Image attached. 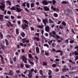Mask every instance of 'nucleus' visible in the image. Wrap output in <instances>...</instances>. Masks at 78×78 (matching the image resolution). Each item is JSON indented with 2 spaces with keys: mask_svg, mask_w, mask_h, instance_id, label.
<instances>
[{
  "mask_svg": "<svg viewBox=\"0 0 78 78\" xmlns=\"http://www.w3.org/2000/svg\"><path fill=\"white\" fill-rule=\"evenodd\" d=\"M45 30L47 32H48L49 30V27L48 26H47L45 28Z\"/></svg>",
  "mask_w": 78,
  "mask_h": 78,
  "instance_id": "18",
  "label": "nucleus"
},
{
  "mask_svg": "<svg viewBox=\"0 0 78 78\" xmlns=\"http://www.w3.org/2000/svg\"><path fill=\"white\" fill-rule=\"evenodd\" d=\"M16 33L18 35V34H19V29H16Z\"/></svg>",
  "mask_w": 78,
  "mask_h": 78,
  "instance_id": "34",
  "label": "nucleus"
},
{
  "mask_svg": "<svg viewBox=\"0 0 78 78\" xmlns=\"http://www.w3.org/2000/svg\"><path fill=\"white\" fill-rule=\"evenodd\" d=\"M28 57L29 58H31L32 59L33 58V57H32V56L30 54H28Z\"/></svg>",
  "mask_w": 78,
  "mask_h": 78,
  "instance_id": "35",
  "label": "nucleus"
},
{
  "mask_svg": "<svg viewBox=\"0 0 78 78\" xmlns=\"http://www.w3.org/2000/svg\"><path fill=\"white\" fill-rule=\"evenodd\" d=\"M75 49H77L76 50V51L78 52V46H76L75 48Z\"/></svg>",
  "mask_w": 78,
  "mask_h": 78,
  "instance_id": "51",
  "label": "nucleus"
},
{
  "mask_svg": "<svg viewBox=\"0 0 78 78\" xmlns=\"http://www.w3.org/2000/svg\"><path fill=\"white\" fill-rule=\"evenodd\" d=\"M33 71H34V69H32L30 70V73H33Z\"/></svg>",
  "mask_w": 78,
  "mask_h": 78,
  "instance_id": "52",
  "label": "nucleus"
},
{
  "mask_svg": "<svg viewBox=\"0 0 78 78\" xmlns=\"http://www.w3.org/2000/svg\"><path fill=\"white\" fill-rule=\"evenodd\" d=\"M0 36H1V39H3V34L1 32H0Z\"/></svg>",
  "mask_w": 78,
  "mask_h": 78,
  "instance_id": "39",
  "label": "nucleus"
},
{
  "mask_svg": "<svg viewBox=\"0 0 78 78\" xmlns=\"http://www.w3.org/2000/svg\"><path fill=\"white\" fill-rule=\"evenodd\" d=\"M37 20L39 22H41V20L39 18L37 19Z\"/></svg>",
  "mask_w": 78,
  "mask_h": 78,
  "instance_id": "56",
  "label": "nucleus"
},
{
  "mask_svg": "<svg viewBox=\"0 0 78 78\" xmlns=\"http://www.w3.org/2000/svg\"><path fill=\"white\" fill-rule=\"evenodd\" d=\"M29 62L32 66H33V65H34V62H31L30 60H29Z\"/></svg>",
  "mask_w": 78,
  "mask_h": 78,
  "instance_id": "28",
  "label": "nucleus"
},
{
  "mask_svg": "<svg viewBox=\"0 0 78 78\" xmlns=\"http://www.w3.org/2000/svg\"><path fill=\"white\" fill-rule=\"evenodd\" d=\"M1 47L3 49H4L5 48V46L3 45V44H1Z\"/></svg>",
  "mask_w": 78,
  "mask_h": 78,
  "instance_id": "54",
  "label": "nucleus"
},
{
  "mask_svg": "<svg viewBox=\"0 0 78 78\" xmlns=\"http://www.w3.org/2000/svg\"><path fill=\"white\" fill-rule=\"evenodd\" d=\"M69 62H72V64H75V62H73V61H72V60H71V59H69Z\"/></svg>",
  "mask_w": 78,
  "mask_h": 78,
  "instance_id": "37",
  "label": "nucleus"
},
{
  "mask_svg": "<svg viewBox=\"0 0 78 78\" xmlns=\"http://www.w3.org/2000/svg\"><path fill=\"white\" fill-rule=\"evenodd\" d=\"M21 36L23 37H24L25 36V33L24 32H22L21 33Z\"/></svg>",
  "mask_w": 78,
  "mask_h": 78,
  "instance_id": "20",
  "label": "nucleus"
},
{
  "mask_svg": "<svg viewBox=\"0 0 78 78\" xmlns=\"http://www.w3.org/2000/svg\"><path fill=\"white\" fill-rule=\"evenodd\" d=\"M29 74H28V76L29 78H31L32 77V73H30V70H28Z\"/></svg>",
  "mask_w": 78,
  "mask_h": 78,
  "instance_id": "15",
  "label": "nucleus"
},
{
  "mask_svg": "<svg viewBox=\"0 0 78 78\" xmlns=\"http://www.w3.org/2000/svg\"><path fill=\"white\" fill-rule=\"evenodd\" d=\"M1 5H0V9H2V11H5V9H3V8H5V4L2 3V2H1Z\"/></svg>",
  "mask_w": 78,
  "mask_h": 78,
  "instance_id": "5",
  "label": "nucleus"
},
{
  "mask_svg": "<svg viewBox=\"0 0 78 78\" xmlns=\"http://www.w3.org/2000/svg\"><path fill=\"white\" fill-rule=\"evenodd\" d=\"M52 47H55V46H56V44H55V43H53L52 44Z\"/></svg>",
  "mask_w": 78,
  "mask_h": 78,
  "instance_id": "46",
  "label": "nucleus"
},
{
  "mask_svg": "<svg viewBox=\"0 0 78 78\" xmlns=\"http://www.w3.org/2000/svg\"><path fill=\"white\" fill-rule=\"evenodd\" d=\"M5 41L6 42V45H8V41L6 39H5Z\"/></svg>",
  "mask_w": 78,
  "mask_h": 78,
  "instance_id": "32",
  "label": "nucleus"
},
{
  "mask_svg": "<svg viewBox=\"0 0 78 78\" xmlns=\"http://www.w3.org/2000/svg\"><path fill=\"white\" fill-rule=\"evenodd\" d=\"M21 17H21L20 16H17V19H21Z\"/></svg>",
  "mask_w": 78,
  "mask_h": 78,
  "instance_id": "59",
  "label": "nucleus"
},
{
  "mask_svg": "<svg viewBox=\"0 0 78 78\" xmlns=\"http://www.w3.org/2000/svg\"><path fill=\"white\" fill-rule=\"evenodd\" d=\"M22 5L23 6H26V2H25L24 3H23Z\"/></svg>",
  "mask_w": 78,
  "mask_h": 78,
  "instance_id": "49",
  "label": "nucleus"
},
{
  "mask_svg": "<svg viewBox=\"0 0 78 78\" xmlns=\"http://www.w3.org/2000/svg\"><path fill=\"white\" fill-rule=\"evenodd\" d=\"M51 33L55 36V37H56L55 39L57 41V42H62V41H63V38L59 36L56 35L55 31H52Z\"/></svg>",
  "mask_w": 78,
  "mask_h": 78,
  "instance_id": "1",
  "label": "nucleus"
},
{
  "mask_svg": "<svg viewBox=\"0 0 78 78\" xmlns=\"http://www.w3.org/2000/svg\"><path fill=\"white\" fill-rule=\"evenodd\" d=\"M21 27L24 30L26 29V27H28V25L27 24H22L21 26Z\"/></svg>",
  "mask_w": 78,
  "mask_h": 78,
  "instance_id": "6",
  "label": "nucleus"
},
{
  "mask_svg": "<svg viewBox=\"0 0 78 78\" xmlns=\"http://www.w3.org/2000/svg\"><path fill=\"white\" fill-rule=\"evenodd\" d=\"M25 67L26 68H27V69H28V68H30V66L29 65L26 64Z\"/></svg>",
  "mask_w": 78,
  "mask_h": 78,
  "instance_id": "31",
  "label": "nucleus"
},
{
  "mask_svg": "<svg viewBox=\"0 0 78 78\" xmlns=\"http://www.w3.org/2000/svg\"><path fill=\"white\" fill-rule=\"evenodd\" d=\"M59 61V59H58V58H56L55 59V61H57L58 62V61Z\"/></svg>",
  "mask_w": 78,
  "mask_h": 78,
  "instance_id": "62",
  "label": "nucleus"
},
{
  "mask_svg": "<svg viewBox=\"0 0 78 78\" xmlns=\"http://www.w3.org/2000/svg\"><path fill=\"white\" fill-rule=\"evenodd\" d=\"M23 22H25V23L27 24V25H28V22L26 20H23Z\"/></svg>",
  "mask_w": 78,
  "mask_h": 78,
  "instance_id": "25",
  "label": "nucleus"
},
{
  "mask_svg": "<svg viewBox=\"0 0 78 78\" xmlns=\"http://www.w3.org/2000/svg\"><path fill=\"white\" fill-rule=\"evenodd\" d=\"M43 4L45 5H47L49 3H51V1H47L46 0H44L42 2Z\"/></svg>",
  "mask_w": 78,
  "mask_h": 78,
  "instance_id": "4",
  "label": "nucleus"
},
{
  "mask_svg": "<svg viewBox=\"0 0 78 78\" xmlns=\"http://www.w3.org/2000/svg\"><path fill=\"white\" fill-rule=\"evenodd\" d=\"M69 42L70 43V44H73V43L74 42V41H73V40H71L69 41Z\"/></svg>",
  "mask_w": 78,
  "mask_h": 78,
  "instance_id": "45",
  "label": "nucleus"
},
{
  "mask_svg": "<svg viewBox=\"0 0 78 78\" xmlns=\"http://www.w3.org/2000/svg\"><path fill=\"white\" fill-rule=\"evenodd\" d=\"M54 62H55L56 64H59V62L58 61H54Z\"/></svg>",
  "mask_w": 78,
  "mask_h": 78,
  "instance_id": "63",
  "label": "nucleus"
},
{
  "mask_svg": "<svg viewBox=\"0 0 78 78\" xmlns=\"http://www.w3.org/2000/svg\"><path fill=\"white\" fill-rule=\"evenodd\" d=\"M62 25H64V26H66V23H65V22L64 21H62Z\"/></svg>",
  "mask_w": 78,
  "mask_h": 78,
  "instance_id": "38",
  "label": "nucleus"
},
{
  "mask_svg": "<svg viewBox=\"0 0 78 78\" xmlns=\"http://www.w3.org/2000/svg\"><path fill=\"white\" fill-rule=\"evenodd\" d=\"M59 27L61 29V30H62L64 28H63V27H62V26H61V25H60L59 26Z\"/></svg>",
  "mask_w": 78,
  "mask_h": 78,
  "instance_id": "57",
  "label": "nucleus"
},
{
  "mask_svg": "<svg viewBox=\"0 0 78 78\" xmlns=\"http://www.w3.org/2000/svg\"><path fill=\"white\" fill-rule=\"evenodd\" d=\"M20 72V70H17L16 71V73H17V74H19Z\"/></svg>",
  "mask_w": 78,
  "mask_h": 78,
  "instance_id": "42",
  "label": "nucleus"
},
{
  "mask_svg": "<svg viewBox=\"0 0 78 78\" xmlns=\"http://www.w3.org/2000/svg\"><path fill=\"white\" fill-rule=\"evenodd\" d=\"M0 21H2V22H4V20L3 19V15H0Z\"/></svg>",
  "mask_w": 78,
  "mask_h": 78,
  "instance_id": "12",
  "label": "nucleus"
},
{
  "mask_svg": "<svg viewBox=\"0 0 78 78\" xmlns=\"http://www.w3.org/2000/svg\"><path fill=\"white\" fill-rule=\"evenodd\" d=\"M36 52L37 53H39V48L38 47H36Z\"/></svg>",
  "mask_w": 78,
  "mask_h": 78,
  "instance_id": "17",
  "label": "nucleus"
},
{
  "mask_svg": "<svg viewBox=\"0 0 78 78\" xmlns=\"http://www.w3.org/2000/svg\"><path fill=\"white\" fill-rule=\"evenodd\" d=\"M22 42L23 43H25L27 41V38H24L22 39Z\"/></svg>",
  "mask_w": 78,
  "mask_h": 78,
  "instance_id": "19",
  "label": "nucleus"
},
{
  "mask_svg": "<svg viewBox=\"0 0 78 78\" xmlns=\"http://www.w3.org/2000/svg\"><path fill=\"white\" fill-rule=\"evenodd\" d=\"M22 9L19 8H18L17 7H16V12H19L22 11Z\"/></svg>",
  "mask_w": 78,
  "mask_h": 78,
  "instance_id": "8",
  "label": "nucleus"
},
{
  "mask_svg": "<svg viewBox=\"0 0 78 78\" xmlns=\"http://www.w3.org/2000/svg\"><path fill=\"white\" fill-rule=\"evenodd\" d=\"M14 61H16V57H14V58H13V59Z\"/></svg>",
  "mask_w": 78,
  "mask_h": 78,
  "instance_id": "55",
  "label": "nucleus"
},
{
  "mask_svg": "<svg viewBox=\"0 0 78 78\" xmlns=\"http://www.w3.org/2000/svg\"><path fill=\"white\" fill-rule=\"evenodd\" d=\"M8 74L10 75V76H12L14 75V73L13 72H12L11 70H10L9 73H8Z\"/></svg>",
  "mask_w": 78,
  "mask_h": 78,
  "instance_id": "16",
  "label": "nucleus"
},
{
  "mask_svg": "<svg viewBox=\"0 0 78 78\" xmlns=\"http://www.w3.org/2000/svg\"><path fill=\"white\" fill-rule=\"evenodd\" d=\"M63 52V51H61L60 50H57L56 51V53H58V52L62 53Z\"/></svg>",
  "mask_w": 78,
  "mask_h": 78,
  "instance_id": "41",
  "label": "nucleus"
},
{
  "mask_svg": "<svg viewBox=\"0 0 78 78\" xmlns=\"http://www.w3.org/2000/svg\"><path fill=\"white\" fill-rule=\"evenodd\" d=\"M69 67L70 68V69L71 70H75V69H76V68H71V66H70V65L69 66Z\"/></svg>",
  "mask_w": 78,
  "mask_h": 78,
  "instance_id": "29",
  "label": "nucleus"
},
{
  "mask_svg": "<svg viewBox=\"0 0 78 78\" xmlns=\"http://www.w3.org/2000/svg\"><path fill=\"white\" fill-rule=\"evenodd\" d=\"M44 47H47L48 48H49V45L47 44H44Z\"/></svg>",
  "mask_w": 78,
  "mask_h": 78,
  "instance_id": "24",
  "label": "nucleus"
},
{
  "mask_svg": "<svg viewBox=\"0 0 78 78\" xmlns=\"http://www.w3.org/2000/svg\"><path fill=\"white\" fill-rule=\"evenodd\" d=\"M72 10L70 9H67L65 12V14H66V15H67V16L69 15L70 13V14H72Z\"/></svg>",
  "mask_w": 78,
  "mask_h": 78,
  "instance_id": "3",
  "label": "nucleus"
},
{
  "mask_svg": "<svg viewBox=\"0 0 78 78\" xmlns=\"http://www.w3.org/2000/svg\"><path fill=\"white\" fill-rule=\"evenodd\" d=\"M16 7H12L11 8V9H12V10H16Z\"/></svg>",
  "mask_w": 78,
  "mask_h": 78,
  "instance_id": "43",
  "label": "nucleus"
},
{
  "mask_svg": "<svg viewBox=\"0 0 78 78\" xmlns=\"http://www.w3.org/2000/svg\"><path fill=\"white\" fill-rule=\"evenodd\" d=\"M20 59H22L23 61L24 62V63H27V57H25V55H23L20 57Z\"/></svg>",
  "mask_w": 78,
  "mask_h": 78,
  "instance_id": "2",
  "label": "nucleus"
},
{
  "mask_svg": "<svg viewBox=\"0 0 78 78\" xmlns=\"http://www.w3.org/2000/svg\"><path fill=\"white\" fill-rule=\"evenodd\" d=\"M43 8L44 9V11H48L50 10V9H49V8H48L47 6H44L43 7Z\"/></svg>",
  "mask_w": 78,
  "mask_h": 78,
  "instance_id": "14",
  "label": "nucleus"
},
{
  "mask_svg": "<svg viewBox=\"0 0 78 78\" xmlns=\"http://www.w3.org/2000/svg\"><path fill=\"white\" fill-rule=\"evenodd\" d=\"M74 55H76V56L77 55H78V53L76 52V51H75L74 52Z\"/></svg>",
  "mask_w": 78,
  "mask_h": 78,
  "instance_id": "50",
  "label": "nucleus"
},
{
  "mask_svg": "<svg viewBox=\"0 0 78 78\" xmlns=\"http://www.w3.org/2000/svg\"><path fill=\"white\" fill-rule=\"evenodd\" d=\"M6 25L7 27H10V26H12V24H11V22L9 21L8 23H6Z\"/></svg>",
  "mask_w": 78,
  "mask_h": 78,
  "instance_id": "11",
  "label": "nucleus"
},
{
  "mask_svg": "<svg viewBox=\"0 0 78 78\" xmlns=\"http://www.w3.org/2000/svg\"><path fill=\"white\" fill-rule=\"evenodd\" d=\"M75 59L76 61L77 60H78V56H76V58H75Z\"/></svg>",
  "mask_w": 78,
  "mask_h": 78,
  "instance_id": "64",
  "label": "nucleus"
},
{
  "mask_svg": "<svg viewBox=\"0 0 78 78\" xmlns=\"http://www.w3.org/2000/svg\"><path fill=\"white\" fill-rule=\"evenodd\" d=\"M11 18L12 20H14V19L15 17L14 16H11Z\"/></svg>",
  "mask_w": 78,
  "mask_h": 78,
  "instance_id": "48",
  "label": "nucleus"
},
{
  "mask_svg": "<svg viewBox=\"0 0 78 78\" xmlns=\"http://www.w3.org/2000/svg\"><path fill=\"white\" fill-rule=\"evenodd\" d=\"M6 2H7L8 3L9 5H11V2L9 1H6Z\"/></svg>",
  "mask_w": 78,
  "mask_h": 78,
  "instance_id": "44",
  "label": "nucleus"
},
{
  "mask_svg": "<svg viewBox=\"0 0 78 78\" xmlns=\"http://www.w3.org/2000/svg\"><path fill=\"white\" fill-rule=\"evenodd\" d=\"M1 61L2 62V63L3 64H5V62H4V61H3V59H2Z\"/></svg>",
  "mask_w": 78,
  "mask_h": 78,
  "instance_id": "58",
  "label": "nucleus"
},
{
  "mask_svg": "<svg viewBox=\"0 0 78 78\" xmlns=\"http://www.w3.org/2000/svg\"><path fill=\"white\" fill-rule=\"evenodd\" d=\"M52 2H53V5H55V3H56V1L55 0H53L52 1Z\"/></svg>",
  "mask_w": 78,
  "mask_h": 78,
  "instance_id": "53",
  "label": "nucleus"
},
{
  "mask_svg": "<svg viewBox=\"0 0 78 78\" xmlns=\"http://www.w3.org/2000/svg\"><path fill=\"white\" fill-rule=\"evenodd\" d=\"M42 21L43 23H44V24L45 26L46 25V23H47H47H48V21H47V20H46V19H43L42 20Z\"/></svg>",
  "mask_w": 78,
  "mask_h": 78,
  "instance_id": "13",
  "label": "nucleus"
},
{
  "mask_svg": "<svg viewBox=\"0 0 78 78\" xmlns=\"http://www.w3.org/2000/svg\"><path fill=\"white\" fill-rule=\"evenodd\" d=\"M51 71L49 69L48 70V75L49 76H48L49 78H51Z\"/></svg>",
  "mask_w": 78,
  "mask_h": 78,
  "instance_id": "9",
  "label": "nucleus"
},
{
  "mask_svg": "<svg viewBox=\"0 0 78 78\" xmlns=\"http://www.w3.org/2000/svg\"><path fill=\"white\" fill-rule=\"evenodd\" d=\"M30 6L31 8H32V7H34V3H32L30 4Z\"/></svg>",
  "mask_w": 78,
  "mask_h": 78,
  "instance_id": "36",
  "label": "nucleus"
},
{
  "mask_svg": "<svg viewBox=\"0 0 78 78\" xmlns=\"http://www.w3.org/2000/svg\"><path fill=\"white\" fill-rule=\"evenodd\" d=\"M53 16H54L55 17H58V15L57 13H54Z\"/></svg>",
  "mask_w": 78,
  "mask_h": 78,
  "instance_id": "26",
  "label": "nucleus"
},
{
  "mask_svg": "<svg viewBox=\"0 0 78 78\" xmlns=\"http://www.w3.org/2000/svg\"><path fill=\"white\" fill-rule=\"evenodd\" d=\"M10 64H13V61L12 60H10Z\"/></svg>",
  "mask_w": 78,
  "mask_h": 78,
  "instance_id": "60",
  "label": "nucleus"
},
{
  "mask_svg": "<svg viewBox=\"0 0 78 78\" xmlns=\"http://www.w3.org/2000/svg\"><path fill=\"white\" fill-rule=\"evenodd\" d=\"M48 55H49V52H46L45 53V55H46V56H48Z\"/></svg>",
  "mask_w": 78,
  "mask_h": 78,
  "instance_id": "61",
  "label": "nucleus"
},
{
  "mask_svg": "<svg viewBox=\"0 0 78 78\" xmlns=\"http://www.w3.org/2000/svg\"><path fill=\"white\" fill-rule=\"evenodd\" d=\"M52 66L53 67H56V64H52Z\"/></svg>",
  "mask_w": 78,
  "mask_h": 78,
  "instance_id": "47",
  "label": "nucleus"
},
{
  "mask_svg": "<svg viewBox=\"0 0 78 78\" xmlns=\"http://www.w3.org/2000/svg\"><path fill=\"white\" fill-rule=\"evenodd\" d=\"M53 34L51 33V32L49 33V36H51V37H55V35H53V34Z\"/></svg>",
  "mask_w": 78,
  "mask_h": 78,
  "instance_id": "22",
  "label": "nucleus"
},
{
  "mask_svg": "<svg viewBox=\"0 0 78 78\" xmlns=\"http://www.w3.org/2000/svg\"><path fill=\"white\" fill-rule=\"evenodd\" d=\"M51 9H52V10H53V11H56V10L57 12H59V10L58 9H56L55 8L53 7V6H51Z\"/></svg>",
  "mask_w": 78,
  "mask_h": 78,
  "instance_id": "7",
  "label": "nucleus"
},
{
  "mask_svg": "<svg viewBox=\"0 0 78 78\" xmlns=\"http://www.w3.org/2000/svg\"><path fill=\"white\" fill-rule=\"evenodd\" d=\"M49 22L50 23H53V21L51 20V19H49Z\"/></svg>",
  "mask_w": 78,
  "mask_h": 78,
  "instance_id": "30",
  "label": "nucleus"
},
{
  "mask_svg": "<svg viewBox=\"0 0 78 78\" xmlns=\"http://www.w3.org/2000/svg\"><path fill=\"white\" fill-rule=\"evenodd\" d=\"M47 65V62H43V66H46Z\"/></svg>",
  "mask_w": 78,
  "mask_h": 78,
  "instance_id": "40",
  "label": "nucleus"
},
{
  "mask_svg": "<svg viewBox=\"0 0 78 78\" xmlns=\"http://www.w3.org/2000/svg\"><path fill=\"white\" fill-rule=\"evenodd\" d=\"M62 70L63 72H66V66H63V68L62 69Z\"/></svg>",
  "mask_w": 78,
  "mask_h": 78,
  "instance_id": "21",
  "label": "nucleus"
},
{
  "mask_svg": "<svg viewBox=\"0 0 78 78\" xmlns=\"http://www.w3.org/2000/svg\"><path fill=\"white\" fill-rule=\"evenodd\" d=\"M26 6L28 8H30V3H27L26 4Z\"/></svg>",
  "mask_w": 78,
  "mask_h": 78,
  "instance_id": "33",
  "label": "nucleus"
},
{
  "mask_svg": "<svg viewBox=\"0 0 78 78\" xmlns=\"http://www.w3.org/2000/svg\"><path fill=\"white\" fill-rule=\"evenodd\" d=\"M53 41L54 42H56V40L55 39L52 40L50 41H48V43L49 44V45H51V44L52 43Z\"/></svg>",
  "mask_w": 78,
  "mask_h": 78,
  "instance_id": "10",
  "label": "nucleus"
},
{
  "mask_svg": "<svg viewBox=\"0 0 78 78\" xmlns=\"http://www.w3.org/2000/svg\"><path fill=\"white\" fill-rule=\"evenodd\" d=\"M37 27L39 28H42L44 27V25H40L39 26H37Z\"/></svg>",
  "mask_w": 78,
  "mask_h": 78,
  "instance_id": "23",
  "label": "nucleus"
},
{
  "mask_svg": "<svg viewBox=\"0 0 78 78\" xmlns=\"http://www.w3.org/2000/svg\"><path fill=\"white\" fill-rule=\"evenodd\" d=\"M39 73L42 76H43V73H42V70H40L39 71Z\"/></svg>",
  "mask_w": 78,
  "mask_h": 78,
  "instance_id": "27",
  "label": "nucleus"
}]
</instances>
